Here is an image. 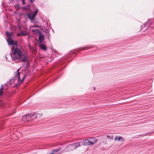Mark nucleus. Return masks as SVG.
<instances>
[{"label":"nucleus","instance_id":"nucleus-1","mask_svg":"<svg viewBox=\"0 0 154 154\" xmlns=\"http://www.w3.org/2000/svg\"><path fill=\"white\" fill-rule=\"evenodd\" d=\"M11 51L12 54H6L5 58L6 60L9 61L8 59V57L11 58L12 60H15L16 63L19 62H27L28 60L27 54L25 53H22L21 50L17 47L14 46L11 48Z\"/></svg>","mask_w":154,"mask_h":154},{"label":"nucleus","instance_id":"nucleus-2","mask_svg":"<svg viewBox=\"0 0 154 154\" xmlns=\"http://www.w3.org/2000/svg\"><path fill=\"white\" fill-rule=\"evenodd\" d=\"M20 69V68L17 70L16 72L15 73V76H14V80H17L18 81L17 83L15 85V87H16L19 86L20 85V84L23 82L25 79V76L23 75L22 80H20V74L19 72Z\"/></svg>","mask_w":154,"mask_h":154},{"label":"nucleus","instance_id":"nucleus-3","mask_svg":"<svg viewBox=\"0 0 154 154\" xmlns=\"http://www.w3.org/2000/svg\"><path fill=\"white\" fill-rule=\"evenodd\" d=\"M32 117H31L30 114L23 116L22 119V121L24 122H31L32 121Z\"/></svg>","mask_w":154,"mask_h":154},{"label":"nucleus","instance_id":"nucleus-4","mask_svg":"<svg viewBox=\"0 0 154 154\" xmlns=\"http://www.w3.org/2000/svg\"><path fill=\"white\" fill-rule=\"evenodd\" d=\"M38 33L39 35L38 43V44L42 43L44 40V36L42 34V32L40 31L38 32Z\"/></svg>","mask_w":154,"mask_h":154},{"label":"nucleus","instance_id":"nucleus-5","mask_svg":"<svg viewBox=\"0 0 154 154\" xmlns=\"http://www.w3.org/2000/svg\"><path fill=\"white\" fill-rule=\"evenodd\" d=\"M7 42L8 45H15L17 47V43L16 41H14L12 39V37H9L7 39Z\"/></svg>","mask_w":154,"mask_h":154},{"label":"nucleus","instance_id":"nucleus-6","mask_svg":"<svg viewBox=\"0 0 154 154\" xmlns=\"http://www.w3.org/2000/svg\"><path fill=\"white\" fill-rule=\"evenodd\" d=\"M94 46H89L88 47H85L84 48H81V49H79L75 50L73 52V53H75L79 52L81 51L85 50H87L90 48H92Z\"/></svg>","mask_w":154,"mask_h":154},{"label":"nucleus","instance_id":"nucleus-7","mask_svg":"<svg viewBox=\"0 0 154 154\" xmlns=\"http://www.w3.org/2000/svg\"><path fill=\"white\" fill-rule=\"evenodd\" d=\"M31 117H32V119H34L39 118L42 116V114L34 112L30 113Z\"/></svg>","mask_w":154,"mask_h":154},{"label":"nucleus","instance_id":"nucleus-8","mask_svg":"<svg viewBox=\"0 0 154 154\" xmlns=\"http://www.w3.org/2000/svg\"><path fill=\"white\" fill-rule=\"evenodd\" d=\"M65 149L67 152L75 149L72 143L68 145L65 148Z\"/></svg>","mask_w":154,"mask_h":154},{"label":"nucleus","instance_id":"nucleus-9","mask_svg":"<svg viewBox=\"0 0 154 154\" xmlns=\"http://www.w3.org/2000/svg\"><path fill=\"white\" fill-rule=\"evenodd\" d=\"M91 143L90 142L89 139L84 140L82 142V145L85 146L91 145Z\"/></svg>","mask_w":154,"mask_h":154},{"label":"nucleus","instance_id":"nucleus-10","mask_svg":"<svg viewBox=\"0 0 154 154\" xmlns=\"http://www.w3.org/2000/svg\"><path fill=\"white\" fill-rule=\"evenodd\" d=\"M89 139L91 143V145H93L97 141V140L95 137H91Z\"/></svg>","mask_w":154,"mask_h":154},{"label":"nucleus","instance_id":"nucleus-11","mask_svg":"<svg viewBox=\"0 0 154 154\" xmlns=\"http://www.w3.org/2000/svg\"><path fill=\"white\" fill-rule=\"evenodd\" d=\"M72 144L75 149H76L77 148L80 146L81 145L80 143L79 142H76L73 143Z\"/></svg>","mask_w":154,"mask_h":154},{"label":"nucleus","instance_id":"nucleus-12","mask_svg":"<svg viewBox=\"0 0 154 154\" xmlns=\"http://www.w3.org/2000/svg\"><path fill=\"white\" fill-rule=\"evenodd\" d=\"M26 14L27 15L28 18L31 20H33L34 19L35 17L33 16V15H31L30 13H27Z\"/></svg>","mask_w":154,"mask_h":154},{"label":"nucleus","instance_id":"nucleus-13","mask_svg":"<svg viewBox=\"0 0 154 154\" xmlns=\"http://www.w3.org/2000/svg\"><path fill=\"white\" fill-rule=\"evenodd\" d=\"M39 47L41 49H42L44 51H45L47 49L46 47L42 43L39 44Z\"/></svg>","mask_w":154,"mask_h":154},{"label":"nucleus","instance_id":"nucleus-14","mask_svg":"<svg viewBox=\"0 0 154 154\" xmlns=\"http://www.w3.org/2000/svg\"><path fill=\"white\" fill-rule=\"evenodd\" d=\"M114 140L116 141H122L123 140V139L121 137L117 136L115 137Z\"/></svg>","mask_w":154,"mask_h":154},{"label":"nucleus","instance_id":"nucleus-15","mask_svg":"<svg viewBox=\"0 0 154 154\" xmlns=\"http://www.w3.org/2000/svg\"><path fill=\"white\" fill-rule=\"evenodd\" d=\"M30 5L29 4L25 7H22L21 8V9L22 10H23V9H24L26 10H28V11H29L30 10Z\"/></svg>","mask_w":154,"mask_h":154},{"label":"nucleus","instance_id":"nucleus-16","mask_svg":"<svg viewBox=\"0 0 154 154\" xmlns=\"http://www.w3.org/2000/svg\"><path fill=\"white\" fill-rule=\"evenodd\" d=\"M27 35V34L26 33H24L22 32L19 33L17 34V36H25Z\"/></svg>","mask_w":154,"mask_h":154},{"label":"nucleus","instance_id":"nucleus-17","mask_svg":"<svg viewBox=\"0 0 154 154\" xmlns=\"http://www.w3.org/2000/svg\"><path fill=\"white\" fill-rule=\"evenodd\" d=\"M5 34L7 36H9V37H11L13 33L11 32L6 31L5 32Z\"/></svg>","mask_w":154,"mask_h":154},{"label":"nucleus","instance_id":"nucleus-18","mask_svg":"<svg viewBox=\"0 0 154 154\" xmlns=\"http://www.w3.org/2000/svg\"><path fill=\"white\" fill-rule=\"evenodd\" d=\"M3 85H2L0 89V96H2L3 95Z\"/></svg>","mask_w":154,"mask_h":154},{"label":"nucleus","instance_id":"nucleus-19","mask_svg":"<svg viewBox=\"0 0 154 154\" xmlns=\"http://www.w3.org/2000/svg\"><path fill=\"white\" fill-rule=\"evenodd\" d=\"M106 137L108 139H112L113 138L114 136L112 134H110L107 135Z\"/></svg>","mask_w":154,"mask_h":154},{"label":"nucleus","instance_id":"nucleus-20","mask_svg":"<svg viewBox=\"0 0 154 154\" xmlns=\"http://www.w3.org/2000/svg\"><path fill=\"white\" fill-rule=\"evenodd\" d=\"M60 149V148H58L57 149H56L54 150H53V152H55V154L58 151H59Z\"/></svg>","mask_w":154,"mask_h":154},{"label":"nucleus","instance_id":"nucleus-21","mask_svg":"<svg viewBox=\"0 0 154 154\" xmlns=\"http://www.w3.org/2000/svg\"><path fill=\"white\" fill-rule=\"evenodd\" d=\"M38 9L35 11L34 13L32 14V15H33V16H34L35 17V16H36V14L38 13Z\"/></svg>","mask_w":154,"mask_h":154},{"label":"nucleus","instance_id":"nucleus-22","mask_svg":"<svg viewBox=\"0 0 154 154\" xmlns=\"http://www.w3.org/2000/svg\"><path fill=\"white\" fill-rule=\"evenodd\" d=\"M41 26H38V25H34L33 26H32V28L38 27V28H40Z\"/></svg>","mask_w":154,"mask_h":154},{"label":"nucleus","instance_id":"nucleus-23","mask_svg":"<svg viewBox=\"0 0 154 154\" xmlns=\"http://www.w3.org/2000/svg\"><path fill=\"white\" fill-rule=\"evenodd\" d=\"M15 7L16 8H17L18 10L20 9V6L18 5H15Z\"/></svg>","mask_w":154,"mask_h":154},{"label":"nucleus","instance_id":"nucleus-24","mask_svg":"<svg viewBox=\"0 0 154 154\" xmlns=\"http://www.w3.org/2000/svg\"><path fill=\"white\" fill-rule=\"evenodd\" d=\"M38 29H32V31L33 32L35 33L36 32L38 31Z\"/></svg>","mask_w":154,"mask_h":154},{"label":"nucleus","instance_id":"nucleus-25","mask_svg":"<svg viewBox=\"0 0 154 154\" xmlns=\"http://www.w3.org/2000/svg\"><path fill=\"white\" fill-rule=\"evenodd\" d=\"M29 0L31 3H32L35 1V0Z\"/></svg>","mask_w":154,"mask_h":154},{"label":"nucleus","instance_id":"nucleus-26","mask_svg":"<svg viewBox=\"0 0 154 154\" xmlns=\"http://www.w3.org/2000/svg\"><path fill=\"white\" fill-rule=\"evenodd\" d=\"M52 50L53 51H54V52L55 53H57V51H56V50H55L54 51L52 49Z\"/></svg>","mask_w":154,"mask_h":154},{"label":"nucleus","instance_id":"nucleus-27","mask_svg":"<svg viewBox=\"0 0 154 154\" xmlns=\"http://www.w3.org/2000/svg\"><path fill=\"white\" fill-rule=\"evenodd\" d=\"M139 136H143V134H140V135H139Z\"/></svg>","mask_w":154,"mask_h":154},{"label":"nucleus","instance_id":"nucleus-28","mask_svg":"<svg viewBox=\"0 0 154 154\" xmlns=\"http://www.w3.org/2000/svg\"><path fill=\"white\" fill-rule=\"evenodd\" d=\"M51 154H55V152H52L51 153Z\"/></svg>","mask_w":154,"mask_h":154},{"label":"nucleus","instance_id":"nucleus-29","mask_svg":"<svg viewBox=\"0 0 154 154\" xmlns=\"http://www.w3.org/2000/svg\"><path fill=\"white\" fill-rule=\"evenodd\" d=\"M94 90H95V87H94Z\"/></svg>","mask_w":154,"mask_h":154},{"label":"nucleus","instance_id":"nucleus-30","mask_svg":"<svg viewBox=\"0 0 154 154\" xmlns=\"http://www.w3.org/2000/svg\"><path fill=\"white\" fill-rule=\"evenodd\" d=\"M19 29H20V27L19 26Z\"/></svg>","mask_w":154,"mask_h":154}]
</instances>
